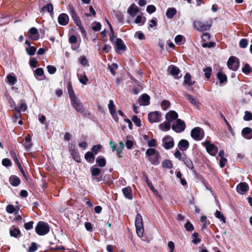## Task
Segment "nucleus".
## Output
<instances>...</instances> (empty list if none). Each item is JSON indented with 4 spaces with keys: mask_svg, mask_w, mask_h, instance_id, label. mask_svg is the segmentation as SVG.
Returning <instances> with one entry per match:
<instances>
[{
    "mask_svg": "<svg viewBox=\"0 0 252 252\" xmlns=\"http://www.w3.org/2000/svg\"><path fill=\"white\" fill-rule=\"evenodd\" d=\"M9 182L12 186L17 187L20 184V180L18 177L13 175L10 177Z\"/></svg>",
    "mask_w": 252,
    "mask_h": 252,
    "instance_id": "nucleus-31",
    "label": "nucleus"
},
{
    "mask_svg": "<svg viewBox=\"0 0 252 252\" xmlns=\"http://www.w3.org/2000/svg\"><path fill=\"white\" fill-rule=\"evenodd\" d=\"M28 35L30 38L33 40H37L39 38V34L36 28L33 27L28 32Z\"/></svg>",
    "mask_w": 252,
    "mask_h": 252,
    "instance_id": "nucleus-13",
    "label": "nucleus"
},
{
    "mask_svg": "<svg viewBox=\"0 0 252 252\" xmlns=\"http://www.w3.org/2000/svg\"><path fill=\"white\" fill-rule=\"evenodd\" d=\"M117 64H109V69L113 75H115V71L114 70L118 68Z\"/></svg>",
    "mask_w": 252,
    "mask_h": 252,
    "instance_id": "nucleus-56",
    "label": "nucleus"
},
{
    "mask_svg": "<svg viewBox=\"0 0 252 252\" xmlns=\"http://www.w3.org/2000/svg\"><path fill=\"white\" fill-rule=\"evenodd\" d=\"M2 164L5 167H9L11 166L12 163L11 160L8 158H4L2 160Z\"/></svg>",
    "mask_w": 252,
    "mask_h": 252,
    "instance_id": "nucleus-60",
    "label": "nucleus"
},
{
    "mask_svg": "<svg viewBox=\"0 0 252 252\" xmlns=\"http://www.w3.org/2000/svg\"><path fill=\"white\" fill-rule=\"evenodd\" d=\"M238 193L243 194L249 190V186L245 182H242L239 184L236 188Z\"/></svg>",
    "mask_w": 252,
    "mask_h": 252,
    "instance_id": "nucleus-16",
    "label": "nucleus"
},
{
    "mask_svg": "<svg viewBox=\"0 0 252 252\" xmlns=\"http://www.w3.org/2000/svg\"><path fill=\"white\" fill-rule=\"evenodd\" d=\"M23 145L27 152L31 150L33 146V144L32 142V137L30 135H28L25 137V141Z\"/></svg>",
    "mask_w": 252,
    "mask_h": 252,
    "instance_id": "nucleus-17",
    "label": "nucleus"
},
{
    "mask_svg": "<svg viewBox=\"0 0 252 252\" xmlns=\"http://www.w3.org/2000/svg\"><path fill=\"white\" fill-rule=\"evenodd\" d=\"M241 134L244 138L250 140L252 138V129L249 127H245L242 129Z\"/></svg>",
    "mask_w": 252,
    "mask_h": 252,
    "instance_id": "nucleus-19",
    "label": "nucleus"
},
{
    "mask_svg": "<svg viewBox=\"0 0 252 252\" xmlns=\"http://www.w3.org/2000/svg\"><path fill=\"white\" fill-rule=\"evenodd\" d=\"M172 128L176 132H181L186 128L185 123L181 119H177L176 121L172 124Z\"/></svg>",
    "mask_w": 252,
    "mask_h": 252,
    "instance_id": "nucleus-6",
    "label": "nucleus"
},
{
    "mask_svg": "<svg viewBox=\"0 0 252 252\" xmlns=\"http://www.w3.org/2000/svg\"><path fill=\"white\" fill-rule=\"evenodd\" d=\"M101 25L99 22H94L92 24V29L95 32L99 31L101 29Z\"/></svg>",
    "mask_w": 252,
    "mask_h": 252,
    "instance_id": "nucleus-45",
    "label": "nucleus"
},
{
    "mask_svg": "<svg viewBox=\"0 0 252 252\" xmlns=\"http://www.w3.org/2000/svg\"><path fill=\"white\" fill-rule=\"evenodd\" d=\"M227 63H239V60L234 56H231L229 58Z\"/></svg>",
    "mask_w": 252,
    "mask_h": 252,
    "instance_id": "nucleus-62",
    "label": "nucleus"
},
{
    "mask_svg": "<svg viewBox=\"0 0 252 252\" xmlns=\"http://www.w3.org/2000/svg\"><path fill=\"white\" fill-rule=\"evenodd\" d=\"M107 23L109 26V29L110 30V33L109 34L110 39L112 43L115 42L116 36L114 34V31L110 23L108 20H107Z\"/></svg>",
    "mask_w": 252,
    "mask_h": 252,
    "instance_id": "nucleus-37",
    "label": "nucleus"
},
{
    "mask_svg": "<svg viewBox=\"0 0 252 252\" xmlns=\"http://www.w3.org/2000/svg\"><path fill=\"white\" fill-rule=\"evenodd\" d=\"M96 163L101 167H103L106 165V160L102 156H99L96 159Z\"/></svg>",
    "mask_w": 252,
    "mask_h": 252,
    "instance_id": "nucleus-38",
    "label": "nucleus"
},
{
    "mask_svg": "<svg viewBox=\"0 0 252 252\" xmlns=\"http://www.w3.org/2000/svg\"><path fill=\"white\" fill-rule=\"evenodd\" d=\"M190 135L194 140L200 141L204 137V131L202 128L196 127L191 130Z\"/></svg>",
    "mask_w": 252,
    "mask_h": 252,
    "instance_id": "nucleus-4",
    "label": "nucleus"
},
{
    "mask_svg": "<svg viewBox=\"0 0 252 252\" xmlns=\"http://www.w3.org/2000/svg\"><path fill=\"white\" fill-rule=\"evenodd\" d=\"M6 211L9 214H12L15 211V208L12 205H8L6 207Z\"/></svg>",
    "mask_w": 252,
    "mask_h": 252,
    "instance_id": "nucleus-63",
    "label": "nucleus"
},
{
    "mask_svg": "<svg viewBox=\"0 0 252 252\" xmlns=\"http://www.w3.org/2000/svg\"><path fill=\"white\" fill-rule=\"evenodd\" d=\"M185 228L187 231L190 232L192 231L194 229L193 225L189 221L185 224Z\"/></svg>",
    "mask_w": 252,
    "mask_h": 252,
    "instance_id": "nucleus-53",
    "label": "nucleus"
},
{
    "mask_svg": "<svg viewBox=\"0 0 252 252\" xmlns=\"http://www.w3.org/2000/svg\"><path fill=\"white\" fill-rule=\"evenodd\" d=\"M116 46V51L119 54H122L126 49V47L123 41L120 38H117L114 42Z\"/></svg>",
    "mask_w": 252,
    "mask_h": 252,
    "instance_id": "nucleus-9",
    "label": "nucleus"
},
{
    "mask_svg": "<svg viewBox=\"0 0 252 252\" xmlns=\"http://www.w3.org/2000/svg\"><path fill=\"white\" fill-rule=\"evenodd\" d=\"M178 146L181 151H184L189 148V143L187 140L182 139L179 141Z\"/></svg>",
    "mask_w": 252,
    "mask_h": 252,
    "instance_id": "nucleus-25",
    "label": "nucleus"
},
{
    "mask_svg": "<svg viewBox=\"0 0 252 252\" xmlns=\"http://www.w3.org/2000/svg\"><path fill=\"white\" fill-rule=\"evenodd\" d=\"M244 73L248 74L252 71V68L249 64H245V65L242 69Z\"/></svg>",
    "mask_w": 252,
    "mask_h": 252,
    "instance_id": "nucleus-52",
    "label": "nucleus"
},
{
    "mask_svg": "<svg viewBox=\"0 0 252 252\" xmlns=\"http://www.w3.org/2000/svg\"><path fill=\"white\" fill-rule=\"evenodd\" d=\"M135 225L137 235L142 237L144 233L143 219L140 214H137L135 218Z\"/></svg>",
    "mask_w": 252,
    "mask_h": 252,
    "instance_id": "nucleus-3",
    "label": "nucleus"
},
{
    "mask_svg": "<svg viewBox=\"0 0 252 252\" xmlns=\"http://www.w3.org/2000/svg\"><path fill=\"white\" fill-rule=\"evenodd\" d=\"M158 152L156 151L155 149L150 148L148 149L146 152V156L148 157V158H151L153 156H154Z\"/></svg>",
    "mask_w": 252,
    "mask_h": 252,
    "instance_id": "nucleus-44",
    "label": "nucleus"
},
{
    "mask_svg": "<svg viewBox=\"0 0 252 252\" xmlns=\"http://www.w3.org/2000/svg\"><path fill=\"white\" fill-rule=\"evenodd\" d=\"M161 115L160 113L157 111L152 112L148 114V119L150 123H158L160 120Z\"/></svg>",
    "mask_w": 252,
    "mask_h": 252,
    "instance_id": "nucleus-11",
    "label": "nucleus"
},
{
    "mask_svg": "<svg viewBox=\"0 0 252 252\" xmlns=\"http://www.w3.org/2000/svg\"><path fill=\"white\" fill-rule=\"evenodd\" d=\"M244 120L246 121H249L252 120V113L250 112L246 111L245 112V115L244 116Z\"/></svg>",
    "mask_w": 252,
    "mask_h": 252,
    "instance_id": "nucleus-54",
    "label": "nucleus"
},
{
    "mask_svg": "<svg viewBox=\"0 0 252 252\" xmlns=\"http://www.w3.org/2000/svg\"><path fill=\"white\" fill-rule=\"evenodd\" d=\"M175 41L177 44L181 45L184 43L185 38L184 36L182 35H178L175 38Z\"/></svg>",
    "mask_w": 252,
    "mask_h": 252,
    "instance_id": "nucleus-39",
    "label": "nucleus"
},
{
    "mask_svg": "<svg viewBox=\"0 0 252 252\" xmlns=\"http://www.w3.org/2000/svg\"><path fill=\"white\" fill-rule=\"evenodd\" d=\"M122 192L124 196L129 199L132 200L133 198L132 189L130 187H126L122 189Z\"/></svg>",
    "mask_w": 252,
    "mask_h": 252,
    "instance_id": "nucleus-20",
    "label": "nucleus"
},
{
    "mask_svg": "<svg viewBox=\"0 0 252 252\" xmlns=\"http://www.w3.org/2000/svg\"><path fill=\"white\" fill-rule=\"evenodd\" d=\"M11 236L18 237L20 235V231L18 228H13L10 229Z\"/></svg>",
    "mask_w": 252,
    "mask_h": 252,
    "instance_id": "nucleus-40",
    "label": "nucleus"
},
{
    "mask_svg": "<svg viewBox=\"0 0 252 252\" xmlns=\"http://www.w3.org/2000/svg\"><path fill=\"white\" fill-rule=\"evenodd\" d=\"M132 121L133 122L134 124L137 126H141V120L139 118H138L136 116H133L132 117Z\"/></svg>",
    "mask_w": 252,
    "mask_h": 252,
    "instance_id": "nucleus-58",
    "label": "nucleus"
},
{
    "mask_svg": "<svg viewBox=\"0 0 252 252\" xmlns=\"http://www.w3.org/2000/svg\"><path fill=\"white\" fill-rule=\"evenodd\" d=\"M12 103H13V105H14V106H13L14 108L15 109V110L16 111H17L19 113H20V112L21 111H25L27 109V105L25 103L23 102V101H21L20 102L19 107H16L15 103L14 101H13Z\"/></svg>",
    "mask_w": 252,
    "mask_h": 252,
    "instance_id": "nucleus-30",
    "label": "nucleus"
},
{
    "mask_svg": "<svg viewBox=\"0 0 252 252\" xmlns=\"http://www.w3.org/2000/svg\"><path fill=\"white\" fill-rule=\"evenodd\" d=\"M160 156L158 152L154 156L148 158L149 160L154 165H158L159 163Z\"/></svg>",
    "mask_w": 252,
    "mask_h": 252,
    "instance_id": "nucleus-28",
    "label": "nucleus"
},
{
    "mask_svg": "<svg viewBox=\"0 0 252 252\" xmlns=\"http://www.w3.org/2000/svg\"><path fill=\"white\" fill-rule=\"evenodd\" d=\"M146 10L149 13L151 14L154 13L156 11V8L154 5H150L147 7Z\"/></svg>",
    "mask_w": 252,
    "mask_h": 252,
    "instance_id": "nucleus-64",
    "label": "nucleus"
},
{
    "mask_svg": "<svg viewBox=\"0 0 252 252\" xmlns=\"http://www.w3.org/2000/svg\"><path fill=\"white\" fill-rule=\"evenodd\" d=\"M58 20L60 25L65 26L68 23L69 17L65 13H61L59 15Z\"/></svg>",
    "mask_w": 252,
    "mask_h": 252,
    "instance_id": "nucleus-15",
    "label": "nucleus"
},
{
    "mask_svg": "<svg viewBox=\"0 0 252 252\" xmlns=\"http://www.w3.org/2000/svg\"><path fill=\"white\" fill-rule=\"evenodd\" d=\"M68 95H69V97L70 98V101H72V100H73L74 99H75L77 98L75 96L73 90V89H72V88H71V86H70L68 88Z\"/></svg>",
    "mask_w": 252,
    "mask_h": 252,
    "instance_id": "nucleus-48",
    "label": "nucleus"
},
{
    "mask_svg": "<svg viewBox=\"0 0 252 252\" xmlns=\"http://www.w3.org/2000/svg\"><path fill=\"white\" fill-rule=\"evenodd\" d=\"M186 98L191 103L192 105H194L196 107L199 108L200 103V102L196 100L193 96L189 94H186L185 95Z\"/></svg>",
    "mask_w": 252,
    "mask_h": 252,
    "instance_id": "nucleus-27",
    "label": "nucleus"
},
{
    "mask_svg": "<svg viewBox=\"0 0 252 252\" xmlns=\"http://www.w3.org/2000/svg\"><path fill=\"white\" fill-rule=\"evenodd\" d=\"M205 72V76L207 79H209L211 77L212 68L210 67H207L203 69Z\"/></svg>",
    "mask_w": 252,
    "mask_h": 252,
    "instance_id": "nucleus-51",
    "label": "nucleus"
},
{
    "mask_svg": "<svg viewBox=\"0 0 252 252\" xmlns=\"http://www.w3.org/2000/svg\"><path fill=\"white\" fill-rule=\"evenodd\" d=\"M6 79L7 80V82L10 85H14L17 79L16 77V76L14 73H11L8 74L6 76Z\"/></svg>",
    "mask_w": 252,
    "mask_h": 252,
    "instance_id": "nucleus-32",
    "label": "nucleus"
},
{
    "mask_svg": "<svg viewBox=\"0 0 252 252\" xmlns=\"http://www.w3.org/2000/svg\"><path fill=\"white\" fill-rule=\"evenodd\" d=\"M91 172L93 177L98 176L100 173V169L97 167L93 166L91 168Z\"/></svg>",
    "mask_w": 252,
    "mask_h": 252,
    "instance_id": "nucleus-43",
    "label": "nucleus"
},
{
    "mask_svg": "<svg viewBox=\"0 0 252 252\" xmlns=\"http://www.w3.org/2000/svg\"><path fill=\"white\" fill-rule=\"evenodd\" d=\"M108 107L110 111V113H112V112H114L116 111L115 106L114 104V102L112 100H110L109 101V104L108 105Z\"/></svg>",
    "mask_w": 252,
    "mask_h": 252,
    "instance_id": "nucleus-55",
    "label": "nucleus"
},
{
    "mask_svg": "<svg viewBox=\"0 0 252 252\" xmlns=\"http://www.w3.org/2000/svg\"><path fill=\"white\" fill-rule=\"evenodd\" d=\"M94 154L93 152H88L85 155V159L90 162H93L94 160Z\"/></svg>",
    "mask_w": 252,
    "mask_h": 252,
    "instance_id": "nucleus-35",
    "label": "nucleus"
},
{
    "mask_svg": "<svg viewBox=\"0 0 252 252\" xmlns=\"http://www.w3.org/2000/svg\"><path fill=\"white\" fill-rule=\"evenodd\" d=\"M177 10L175 8H168L167 10L166 15L168 18H172L176 14Z\"/></svg>",
    "mask_w": 252,
    "mask_h": 252,
    "instance_id": "nucleus-36",
    "label": "nucleus"
},
{
    "mask_svg": "<svg viewBox=\"0 0 252 252\" xmlns=\"http://www.w3.org/2000/svg\"><path fill=\"white\" fill-rule=\"evenodd\" d=\"M186 166L190 169L193 170L194 166L192 160L186 155L184 154L182 160Z\"/></svg>",
    "mask_w": 252,
    "mask_h": 252,
    "instance_id": "nucleus-22",
    "label": "nucleus"
},
{
    "mask_svg": "<svg viewBox=\"0 0 252 252\" xmlns=\"http://www.w3.org/2000/svg\"><path fill=\"white\" fill-rule=\"evenodd\" d=\"M68 7H69V13L71 16V18L73 17H74L75 16H77V15L75 12V9L73 7V5L71 4H69L68 5Z\"/></svg>",
    "mask_w": 252,
    "mask_h": 252,
    "instance_id": "nucleus-59",
    "label": "nucleus"
},
{
    "mask_svg": "<svg viewBox=\"0 0 252 252\" xmlns=\"http://www.w3.org/2000/svg\"><path fill=\"white\" fill-rule=\"evenodd\" d=\"M69 151L71 155L72 156L73 159L77 162H81V158L79 156V153L77 151V150L75 149V146L73 145H71L69 146Z\"/></svg>",
    "mask_w": 252,
    "mask_h": 252,
    "instance_id": "nucleus-12",
    "label": "nucleus"
},
{
    "mask_svg": "<svg viewBox=\"0 0 252 252\" xmlns=\"http://www.w3.org/2000/svg\"><path fill=\"white\" fill-rule=\"evenodd\" d=\"M162 165L164 168L171 169L173 167V164L171 160L166 159L162 162Z\"/></svg>",
    "mask_w": 252,
    "mask_h": 252,
    "instance_id": "nucleus-41",
    "label": "nucleus"
},
{
    "mask_svg": "<svg viewBox=\"0 0 252 252\" xmlns=\"http://www.w3.org/2000/svg\"><path fill=\"white\" fill-rule=\"evenodd\" d=\"M37 244L34 242H32L31 244V246L29 248L28 251L29 252H34L37 250Z\"/></svg>",
    "mask_w": 252,
    "mask_h": 252,
    "instance_id": "nucleus-57",
    "label": "nucleus"
},
{
    "mask_svg": "<svg viewBox=\"0 0 252 252\" xmlns=\"http://www.w3.org/2000/svg\"><path fill=\"white\" fill-rule=\"evenodd\" d=\"M150 96L145 94L141 95L139 98V102L140 105H148L150 104Z\"/></svg>",
    "mask_w": 252,
    "mask_h": 252,
    "instance_id": "nucleus-21",
    "label": "nucleus"
},
{
    "mask_svg": "<svg viewBox=\"0 0 252 252\" xmlns=\"http://www.w3.org/2000/svg\"><path fill=\"white\" fill-rule=\"evenodd\" d=\"M204 147L206 148L207 152L211 156H215L216 155L218 149L216 146L212 143L211 141L206 140L202 143Z\"/></svg>",
    "mask_w": 252,
    "mask_h": 252,
    "instance_id": "nucleus-5",
    "label": "nucleus"
},
{
    "mask_svg": "<svg viewBox=\"0 0 252 252\" xmlns=\"http://www.w3.org/2000/svg\"><path fill=\"white\" fill-rule=\"evenodd\" d=\"M192 242L193 244H196L200 242L201 240L200 238H198V233H196V232L193 233L192 234Z\"/></svg>",
    "mask_w": 252,
    "mask_h": 252,
    "instance_id": "nucleus-46",
    "label": "nucleus"
},
{
    "mask_svg": "<svg viewBox=\"0 0 252 252\" xmlns=\"http://www.w3.org/2000/svg\"><path fill=\"white\" fill-rule=\"evenodd\" d=\"M171 127V123L169 121L164 122L159 125V128L160 130L164 131H167L170 130Z\"/></svg>",
    "mask_w": 252,
    "mask_h": 252,
    "instance_id": "nucleus-29",
    "label": "nucleus"
},
{
    "mask_svg": "<svg viewBox=\"0 0 252 252\" xmlns=\"http://www.w3.org/2000/svg\"><path fill=\"white\" fill-rule=\"evenodd\" d=\"M101 148V145L99 144L94 145L92 149V152L95 155L100 151Z\"/></svg>",
    "mask_w": 252,
    "mask_h": 252,
    "instance_id": "nucleus-50",
    "label": "nucleus"
},
{
    "mask_svg": "<svg viewBox=\"0 0 252 252\" xmlns=\"http://www.w3.org/2000/svg\"><path fill=\"white\" fill-rule=\"evenodd\" d=\"M162 144L165 149H170L174 145V139L170 136H166L162 139Z\"/></svg>",
    "mask_w": 252,
    "mask_h": 252,
    "instance_id": "nucleus-8",
    "label": "nucleus"
},
{
    "mask_svg": "<svg viewBox=\"0 0 252 252\" xmlns=\"http://www.w3.org/2000/svg\"><path fill=\"white\" fill-rule=\"evenodd\" d=\"M217 78L219 80L220 84H226L227 82V78L226 75L222 71H219L217 75Z\"/></svg>",
    "mask_w": 252,
    "mask_h": 252,
    "instance_id": "nucleus-23",
    "label": "nucleus"
},
{
    "mask_svg": "<svg viewBox=\"0 0 252 252\" xmlns=\"http://www.w3.org/2000/svg\"><path fill=\"white\" fill-rule=\"evenodd\" d=\"M178 117V114L175 111L171 110L165 115V119L166 121L170 123L173 122L174 120H177Z\"/></svg>",
    "mask_w": 252,
    "mask_h": 252,
    "instance_id": "nucleus-18",
    "label": "nucleus"
},
{
    "mask_svg": "<svg viewBox=\"0 0 252 252\" xmlns=\"http://www.w3.org/2000/svg\"><path fill=\"white\" fill-rule=\"evenodd\" d=\"M34 75L38 80H43L45 79L44 71L42 68H38L34 71Z\"/></svg>",
    "mask_w": 252,
    "mask_h": 252,
    "instance_id": "nucleus-24",
    "label": "nucleus"
},
{
    "mask_svg": "<svg viewBox=\"0 0 252 252\" xmlns=\"http://www.w3.org/2000/svg\"><path fill=\"white\" fill-rule=\"evenodd\" d=\"M35 230L36 233L40 236L45 235L47 234L50 230L49 225L44 221H39L37 224Z\"/></svg>",
    "mask_w": 252,
    "mask_h": 252,
    "instance_id": "nucleus-1",
    "label": "nucleus"
},
{
    "mask_svg": "<svg viewBox=\"0 0 252 252\" xmlns=\"http://www.w3.org/2000/svg\"><path fill=\"white\" fill-rule=\"evenodd\" d=\"M26 51L30 55H33L36 51V48L34 46H29L26 48Z\"/></svg>",
    "mask_w": 252,
    "mask_h": 252,
    "instance_id": "nucleus-47",
    "label": "nucleus"
},
{
    "mask_svg": "<svg viewBox=\"0 0 252 252\" xmlns=\"http://www.w3.org/2000/svg\"><path fill=\"white\" fill-rule=\"evenodd\" d=\"M167 71L176 79L179 78L182 76L179 68L174 65L169 66Z\"/></svg>",
    "mask_w": 252,
    "mask_h": 252,
    "instance_id": "nucleus-10",
    "label": "nucleus"
},
{
    "mask_svg": "<svg viewBox=\"0 0 252 252\" xmlns=\"http://www.w3.org/2000/svg\"><path fill=\"white\" fill-rule=\"evenodd\" d=\"M138 11V7L134 4L131 5L127 10L128 14L132 17L135 16Z\"/></svg>",
    "mask_w": 252,
    "mask_h": 252,
    "instance_id": "nucleus-26",
    "label": "nucleus"
},
{
    "mask_svg": "<svg viewBox=\"0 0 252 252\" xmlns=\"http://www.w3.org/2000/svg\"><path fill=\"white\" fill-rule=\"evenodd\" d=\"M194 82L191 81V75L189 73H187L184 76V83L191 86L194 84Z\"/></svg>",
    "mask_w": 252,
    "mask_h": 252,
    "instance_id": "nucleus-33",
    "label": "nucleus"
},
{
    "mask_svg": "<svg viewBox=\"0 0 252 252\" xmlns=\"http://www.w3.org/2000/svg\"><path fill=\"white\" fill-rule=\"evenodd\" d=\"M170 105V103L168 100H163L161 103V107L163 110H167Z\"/></svg>",
    "mask_w": 252,
    "mask_h": 252,
    "instance_id": "nucleus-49",
    "label": "nucleus"
},
{
    "mask_svg": "<svg viewBox=\"0 0 252 252\" xmlns=\"http://www.w3.org/2000/svg\"><path fill=\"white\" fill-rule=\"evenodd\" d=\"M216 218L220 219L223 223H225V218L223 215L219 211H217L215 214Z\"/></svg>",
    "mask_w": 252,
    "mask_h": 252,
    "instance_id": "nucleus-42",
    "label": "nucleus"
},
{
    "mask_svg": "<svg viewBox=\"0 0 252 252\" xmlns=\"http://www.w3.org/2000/svg\"><path fill=\"white\" fill-rule=\"evenodd\" d=\"M42 11H47L51 16L53 15V6L51 3H48L41 8Z\"/></svg>",
    "mask_w": 252,
    "mask_h": 252,
    "instance_id": "nucleus-34",
    "label": "nucleus"
},
{
    "mask_svg": "<svg viewBox=\"0 0 252 252\" xmlns=\"http://www.w3.org/2000/svg\"><path fill=\"white\" fill-rule=\"evenodd\" d=\"M71 103L77 112L81 113H82L84 112V107L80 101L77 98L71 101Z\"/></svg>",
    "mask_w": 252,
    "mask_h": 252,
    "instance_id": "nucleus-14",
    "label": "nucleus"
},
{
    "mask_svg": "<svg viewBox=\"0 0 252 252\" xmlns=\"http://www.w3.org/2000/svg\"><path fill=\"white\" fill-rule=\"evenodd\" d=\"M212 20H209L206 22H203L200 21H194L193 26L196 30L203 32L209 30L212 26Z\"/></svg>",
    "mask_w": 252,
    "mask_h": 252,
    "instance_id": "nucleus-2",
    "label": "nucleus"
},
{
    "mask_svg": "<svg viewBox=\"0 0 252 252\" xmlns=\"http://www.w3.org/2000/svg\"><path fill=\"white\" fill-rule=\"evenodd\" d=\"M82 68H80L78 70L77 75L79 81L83 84L86 85L88 81L87 76L84 72V69L86 68L87 64H82Z\"/></svg>",
    "mask_w": 252,
    "mask_h": 252,
    "instance_id": "nucleus-7",
    "label": "nucleus"
},
{
    "mask_svg": "<svg viewBox=\"0 0 252 252\" xmlns=\"http://www.w3.org/2000/svg\"><path fill=\"white\" fill-rule=\"evenodd\" d=\"M72 18L78 27L82 25L80 18L77 15L72 17Z\"/></svg>",
    "mask_w": 252,
    "mask_h": 252,
    "instance_id": "nucleus-61",
    "label": "nucleus"
}]
</instances>
